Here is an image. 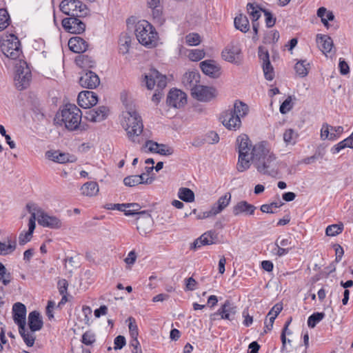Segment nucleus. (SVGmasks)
Segmentation results:
<instances>
[{"mask_svg": "<svg viewBox=\"0 0 353 353\" xmlns=\"http://www.w3.org/2000/svg\"><path fill=\"white\" fill-rule=\"evenodd\" d=\"M255 210L256 207L254 205L248 203L247 201H241L233 206L232 213L234 216H239L241 214L252 215Z\"/></svg>", "mask_w": 353, "mask_h": 353, "instance_id": "a878e982", "label": "nucleus"}, {"mask_svg": "<svg viewBox=\"0 0 353 353\" xmlns=\"http://www.w3.org/2000/svg\"><path fill=\"white\" fill-rule=\"evenodd\" d=\"M125 204V210H123V212L126 216H131L134 214H137V216H139V213L141 212H139L141 209V206L139 205V204L136 203Z\"/></svg>", "mask_w": 353, "mask_h": 353, "instance_id": "49530a36", "label": "nucleus"}, {"mask_svg": "<svg viewBox=\"0 0 353 353\" xmlns=\"http://www.w3.org/2000/svg\"><path fill=\"white\" fill-rule=\"evenodd\" d=\"M134 32L141 44L149 48L154 46L158 37L157 32L148 21H139L135 25Z\"/></svg>", "mask_w": 353, "mask_h": 353, "instance_id": "39448f33", "label": "nucleus"}, {"mask_svg": "<svg viewBox=\"0 0 353 353\" xmlns=\"http://www.w3.org/2000/svg\"><path fill=\"white\" fill-rule=\"evenodd\" d=\"M26 208L31 216L34 214L35 220L37 219L40 225L54 230L60 229L63 226V222L59 217L45 212L36 204L28 203Z\"/></svg>", "mask_w": 353, "mask_h": 353, "instance_id": "423d86ee", "label": "nucleus"}, {"mask_svg": "<svg viewBox=\"0 0 353 353\" xmlns=\"http://www.w3.org/2000/svg\"><path fill=\"white\" fill-rule=\"evenodd\" d=\"M153 219L147 211H141L136 219L137 229L141 235H146L152 231Z\"/></svg>", "mask_w": 353, "mask_h": 353, "instance_id": "ddd939ff", "label": "nucleus"}, {"mask_svg": "<svg viewBox=\"0 0 353 353\" xmlns=\"http://www.w3.org/2000/svg\"><path fill=\"white\" fill-rule=\"evenodd\" d=\"M200 68L203 72L212 78H218L220 76V68L212 60H206L200 63Z\"/></svg>", "mask_w": 353, "mask_h": 353, "instance_id": "393cba45", "label": "nucleus"}, {"mask_svg": "<svg viewBox=\"0 0 353 353\" xmlns=\"http://www.w3.org/2000/svg\"><path fill=\"white\" fill-rule=\"evenodd\" d=\"M343 132V128L342 126H332L331 129V137L330 140L334 141L338 139Z\"/></svg>", "mask_w": 353, "mask_h": 353, "instance_id": "69168bd1", "label": "nucleus"}, {"mask_svg": "<svg viewBox=\"0 0 353 353\" xmlns=\"http://www.w3.org/2000/svg\"><path fill=\"white\" fill-rule=\"evenodd\" d=\"M263 12L265 17V23L267 27L271 28L274 26L276 22V19L273 17L271 12L266 10H263Z\"/></svg>", "mask_w": 353, "mask_h": 353, "instance_id": "680f3d73", "label": "nucleus"}, {"mask_svg": "<svg viewBox=\"0 0 353 353\" xmlns=\"http://www.w3.org/2000/svg\"><path fill=\"white\" fill-rule=\"evenodd\" d=\"M60 117L61 121L68 130L73 131L80 128L82 113L75 105H65L61 112Z\"/></svg>", "mask_w": 353, "mask_h": 353, "instance_id": "0eeeda50", "label": "nucleus"}, {"mask_svg": "<svg viewBox=\"0 0 353 353\" xmlns=\"http://www.w3.org/2000/svg\"><path fill=\"white\" fill-rule=\"evenodd\" d=\"M283 204L281 201L263 204L261 206V210L264 213H274V209L280 208Z\"/></svg>", "mask_w": 353, "mask_h": 353, "instance_id": "603ef678", "label": "nucleus"}, {"mask_svg": "<svg viewBox=\"0 0 353 353\" xmlns=\"http://www.w3.org/2000/svg\"><path fill=\"white\" fill-rule=\"evenodd\" d=\"M99 188L97 182L88 181L81 188V192L83 196L92 197L97 195Z\"/></svg>", "mask_w": 353, "mask_h": 353, "instance_id": "72a5a7b5", "label": "nucleus"}, {"mask_svg": "<svg viewBox=\"0 0 353 353\" xmlns=\"http://www.w3.org/2000/svg\"><path fill=\"white\" fill-rule=\"evenodd\" d=\"M325 316L323 312H315L309 316L307 319L308 327L313 328L319 323Z\"/></svg>", "mask_w": 353, "mask_h": 353, "instance_id": "de8ad7c7", "label": "nucleus"}, {"mask_svg": "<svg viewBox=\"0 0 353 353\" xmlns=\"http://www.w3.org/2000/svg\"><path fill=\"white\" fill-rule=\"evenodd\" d=\"M12 312L15 323L23 330V327L26 326V306L21 303H16L13 305Z\"/></svg>", "mask_w": 353, "mask_h": 353, "instance_id": "4be33fe9", "label": "nucleus"}, {"mask_svg": "<svg viewBox=\"0 0 353 353\" xmlns=\"http://www.w3.org/2000/svg\"><path fill=\"white\" fill-rule=\"evenodd\" d=\"M0 279L4 285H8L11 281V274L1 262H0Z\"/></svg>", "mask_w": 353, "mask_h": 353, "instance_id": "09e8293b", "label": "nucleus"}, {"mask_svg": "<svg viewBox=\"0 0 353 353\" xmlns=\"http://www.w3.org/2000/svg\"><path fill=\"white\" fill-rule=\"evenodd\" d=\"M46 157L50 161L59 163H73L77 161L75 156L69 153L61 152L59 150H49L46 152Z\"/></svg>", "mask_w": 353, "mask_h": 353, "instance_id": "6ab92c4d", "label": "nucleus"}, {"mask_svg": "<svg viewBox=\"0 0 353 353\" xmlns=\"http://www.w3.org/2000/svg\"><path fill=\"white\" fill-rule=\"evenodd\" d=\"M259 57L262 61V68L264 72L265 78L271 81L274 79V72L273 67L270 61L269 53L263 47L259 48Z\"/></svg>", "mask_w": 353, "mask_h": 353, "instance_id": "f3484780", "label": "nucleus"}, {"mask_svg": "<svg viewBox=\"0 0 353 353\" xmlns=\"http://www.w3.org/2000/svg\"><path fill=\"white\" fill-rule=\"evenodd\" d=\"M121 123L128 139L134 143H139L138 137L143 132V124L141 117L134 107H126V110L122 113Z\"/></svg>", "mask_w": 353, "mask_h": 353, "instance_id": "f03ea898", "label": "nucleus"}, {"mask_svg": "<svg viewBox=\"0 0 353 353\" xmlns=\"http://www.w3.org/2000/svg\"><path fill=\"white\" fill-rule=\"evenodd\" d=\"M292 97L289 96L281 105L280 106V112L282 114H286L289 111L291 110V109L293 107V104L292 102Z\"/></svg>", "mask_w": 353, "mask_h": 353, "instance_id": "13d9d810", "label": "nucleus"}, {"mask_svg": "<svg viewBox=\"0 0 353 353\" xmlns=\"http://www.w3.org/2000/svg\"><path fill=\"white\" fill-rule=\"evenodd\" d=\"M344 225L342 223L328 225L325 230V234L329 236H335L341 234L343 230Z\"/></svg>", "mask_w": 353, "mask_h": 353, "instance_id": "a18cd8bd", "label": "nucleus"}, {"mask_svg": "<svg viewBox=\"0 0 353 353\" xmlns=\"http://www.w3.org/2000/svg\"><path fill=\"white\" fill-rule=\"evenodd\" d=\"M130 346L133 348L132 350V353H143L137 337L131 338V340L130 342Z\"/></svg>", "mask_w": 353, "mask_h": 353, "instance_id": "e2e57ef3", "label": "nucleus"}, {"mask_svg": "<svg viewBox=\"0 0 353 353\" xmlns=\"http://www.w3.org/2000/svg\"><path fill=\"white\" fill-rule=\"evenodd\" d=\"M79 17H70L62 20L63 28L72 34H81L85 30V24L82 22Z\"/></svg>", "mask_w": 353, "mask_h": 353, "instance_id": "4468645a", "label": "nucleus"}, {"mask_svg": "<svg viewBox=\"0 0 353 353\" xmlns=\"http://www.w3.org/2000/svg\"><path fill=\"white\" fill-rule=\"evenodd\" d=\"M141 176L132 175L124 178L123 183L126 186L133 187L141 184Z\"/></svg>", "mask_w": 353, "mask_h": 353, "instance_id": "3c124183", "label": "nucleus"}, {"mask_svg": "<svg viewBox=\"0 0 353 353\" xmlns=\"http://www.w3.org/2000/svg\"><path fill=\"white\" fill-rule=\"evenodd\" d=\"M28 325L32 332L40 330L43 327V321L39 312L32 311L28 315Z\"/></svg>", "mask_w": 353, "mask_h": 353, "instance_id": "7c9ffc66", "label": "nucleus"}, {"mask_svg": "<svg viewBox=\"0 0 353 353\" xmlns=\"http://www.w3.org/2000/svg\"><path fill=\"white\" fill-rule=\"evenodd\" d=\"M241 50L238 45L230 44L222 52V57L224 60L239 64L241 63Z\"/></svg>", "mask_w": 353, "mask_h": 353, "instance_id": "a211bd4d", "label": "nucleus"}, {"mask_svg": "<svg viewBox=\"0 0 353 353\" xmlns=\"http://www.w3.org/2000/svg\"><path fill=\"white\" fill-rule=\"evenodd\" d=\"M185 43L190 46H197L201 43V37L196 33H190L185 37Z\"/></svg>", "mask_w": 353, "mask_h": 353, "instance_id": "6e6d98bb", "label": "nucleus"}, {"mask_svg": "<svg viewBox=\"0 0 353 353\" xmlns=\"http://www.w3.org/2000/svg\"><path fill=\"white\" fill-rule=\"evenodd\" d=\"M147 6L151 10L153 19L159 23H162L163 7L161 0H147Z\"/></svg>", "mask_w": 353, "mask_h": 353, "instance_id": "c85d7f7f", "label": "nucleus"}, {"mask_svg": "<svg viewBox=\"0 0 353 353\" xmlns=\"http://www.w3.org/2000/svg\"><path fill=\"white\" fill-rule=\"evenodd\" d=\"M108 113V109L105 106H100L87 111L85 117L92 122H100L107 117Z\"/></svg>", "mask_w": 353, "mask_h": 353, "instance_id": "b1692460", "label": "nucleus"}, {"mask_svg": "<svg viewBox=\"0 0 353 353\" xmlns=\"http://www.w3.org/2000/svg\"><path fill=\"white\" fill-rule=\"evenodd\" d=\"M79 83L83 88L94 89L99 85L100 79L96 73L88 71L80 77Z\"/></svg>", "mask_w": 353, "mask_h": 353, "instance_id": "5701e85b", "label": "nucleus"}, {"mask_svg": "<svg viewBox=\"0 0 353 353\" xmlns=\"http://www.w3.org/2000/svg\"><path fill=\"white\" fill-rule=\"evenodd\" d=\"M114 350H121L125 345V339L123 336L119 335L117 336L114 341Z\"/></svg>", "mask_w": 353, "mask_h": 353, "instance_id": "338daca9", "label": "nucleus"}, {"mask_svg": "<svg viewBox=\"0 0 353 353\" xmlns=\"http://www.w3.org/2000/svg\"><path fill=\"white\" fill-rule=\"evenodd\" d=\"M310 63L306 60L298 61L294 66L296 73L301 77H304L308 74Z\"/></svg>", "mask_w": 353, "mask_h": 353, "instance_id": "79ce46f5", "label": "nucleus"}, {"mask_svg": "<svg viewBox=\"0 0 353 353\" xmlns=\"http://www.w3.org/2000/svg\"><path fill=\"white\" fill-rule=\"evenodd\" d=\"M252 162L256 170L262 174L275 176L279 173V161L266 141L254 145Z\"/></svg>", "mask_w": 353, "mask_h": 353, "instance_id": "f257e3e1", "label": "nucleus"}, {"mask_svg": "<svg viewBox=\"0 0 353 353\" xmlns=\"http://www.w3.org/2000/svg\"><path fill=\"white\" fill-rule=\"evenodd\" d=\"M16 242L14 241H8V243L0 242V255L6 256L12 253L16 249Z\"/></svg>", "mask_w": 353, "mask_h": 353, "instance_id": "a19ab883", "label": "nucleus"}, {"mask_svg": "<svg viewBox=\"0 0 353 353\" xmlns=\"http://www.w3.org/2000/svg\"><path fill=\"white\" fill-rule=\"evenodd\" d=\"M234 26L237 30H239L242 32H247L250 30V23L248 17L240 14L234 18Z\"/></svg>", "mask_w": 353, "mask_h": 353, "instance_id": "f704fd0d", "label": "nucleus"}, {"mask_svg": "<svg viewBox=\"0 0 353 353\" xmlns=\"http://www.w3.org/2000/svg\"><path fill=\"white\" fill-rule=\"evenodd\" d=\"M131 37L128 33H122L120 35L119 40V52L125 54L129 52V49L131 45Z\"/></svg>", "mask_w": 353, "mask_h": 353, "instance_id": "c9c22d12", "label": "nucleus"}, {"mask_svg": "<svg viewBox=\"0 0 353 353\" xmlns=\"http://www.w3.org/2000/svg\"><path fill=\"white\" fill-rule=\"evenodd\" d=\"M275 245H280L282 248H292V241L290 238L288 239H281L279 237L275 242ZM294 247V245H293Z\"/></svg>", "mask_w": 353, "mask_h": 353, "instance_id": "0e129e2a", "label": "nucleus"}, {"mask_svg": "<svg viewBox=\"0 0 353 353\" xmlns=\"http://www.w3.org/2000/svg\"><path fill=\"white\" fill-rule=\"evenodd\" d=\"M19 332L26 344L29 347L33 346L35 341V336L33 334L34 332L26 331L25 326L23 327V330L21 328H19Z\"/></svg>", "mask_w": 353, "mask_h": 353, "instance_id": "c03bdc74", "label": "nucleus"}, {"mask_svg": "<svg viewBox=\"0 0 353 353\" xmlns=\"http://www.w3.org/2000/svg\"><path fill=\"white\" fill-rule=\"evenodd\" d=\"M166 102L170 107L181 108L187 103L186 94L178 89L171 90L168 93Z\"/></svg>", "mask_w": 353, "mask_h": 353, "instance_id": "dca6fc26", "label": "nucleus"}, {"mask_svg": "<svg viewBox=\"0 0 353 353\" xmlns=\"http://www.w3.org/2000/svg\"><path fill=\"white\" fill-rule=\"evenodd\" d=\"M68 47L72 52L79 54L87 50L88 43L80 37H74L69 39Z\"/></svg>", "mask_w": 353, "mask_h": 353, "instance_id": "bb28decb", "label": "nucleus"}, {"mask_svg": "<svg viewBox=\"0 0 353 353\" xmlns=\"http://www.w3.org/2000/svg\"><path fill=\"white\" fill-rule=\"evenodd\" d=\"M14 82L17 89L26 88L31 81V72L26 61L19 60L15 65Z\"/></svg>", "mask_w": 353, "mask_h": 353, "instance_id": "9d476101", "label": "nucleus"}, {"mask_svg": "<svg viewBox=\"0 0 353 353\" xmlns=\"http://www.w3.org/2000/svg\"><path fill=\"white\" fill-rule=\"evenodd\" d=\"M236 313V307L230 301L227 300L217 312L210 314V319L211 322H213L217 320V317L219 316L221 319L232 321L235 319Z\"/></svg>", "mask_w": 353, "mask_h": 353, "instance_id": "f8f14e48", "label": "nucleus"}, {"mask_svg": "<svg viewBox=\"0 0 353 353\" xmlns=\"http://www.w3.org/2000/svg\"><path fill=\"white\" fill-rule=\"evenodd\" d=\"M35 216L33 214L32 216H30L28 222V231L23 233L20 234L19 237V242L20 245H25L26 243L30 241L32 236V233L35 229Z\"/></svg>", "mask_w": 353, "mask_h": 353, "instance_id": "473e14b6", "label": "nucleus"}, {"mask_svg": "<svg viewBox=\"0 0 353 353\" xmlns=\"http://www.w3.org/2000/svg\"><path fill=\"white\" fill-rule=\"evenodd\" d=\"M9 15L5 9H0V30H4L8 25Z\"/></svg>", "mask_w": 353, "mask_h": 353, "instance_id": "4d7b16f0", "label": "nucleus"}, {"mask_svg": "<svg viewBox=\"0 0 353 353\" xmlns=\"http://www.w3.org/2000/svg\"><path fill=\"white\" fill-rule=\"evenodd\" d=\"M316 43L322 52L326 54L330 52L333 47V41L327 35L317 34Z\"/></svg>", "mask_w": 353, "mask_h": 353, "instance_id": "c756f323", "label": "nucleus"}, {"mask_svg": "<svg viewBox=\"0 0 353 353\" xmlns=\"http://www.w3.org/2000/svg\"><path fill=\"white\" fill-rule=\"evenodd\" d=\"M59 8L63 13L70 17H85L90 13L87 6L79 0H63Z\"/></svg>", "mask_w": 353, "mask_h": 353, "instance_id": "1a4fd4ad", "label": "nucleus"}, {"mask_svg": "<svg viewBox=\"0 0 353 353\" xmlns=\"http://www.w3.org/2000/svg\"><path fill=\"white\" fill-rule=\"evenodd\" d=\"M231 197V194L227 192L221 196L216 203L212 206L211 209L215 216L221 213L230 204Z\"/></svg>", "mask_w": 353, "mask_h": 353, "instance_id": "2f4dec72", "label": "nucleus"}, {"mask_svg": "<svg viewBox=\"0 0 353 353\" xmlns=\"http://www.w3.org/2000/svg\"><path fill=\"white\" fill-rule=\"evenodd\" d=\"M217 239V235L214 231H208L196 239L192 244L191 249L196 250L203 245H212Z\"/></svg>", "mask_w": 353, "mask_h": 353, "instance_id": "412c9836", "label": "nucleus"}, {"mask_svg": "<svg viewBox=\"0 0 353 353\" xmlns=\"http://www.w3.org/2000/svg\"><path fill=\"white\" fill-rule=\"evenodd\" d=\"M178 196L185 202H192L194 201V193L187 188H181L178 192Z\"/></svg>", "mask_w": 353, "mask_h": 353, "instance_id": "37998d69", "label": "nucleus"}, {"mask_svg": "<svg viewBox=\"0 0 353 353\" xmlns=\"http://www.w3.org/2000/svg\"><path fill=\"white\" fill-rule=\"evenodd\" d=\"M145 81L148 90L154 88L157 85L158 90L153 94L152 100L158 103L161 98V93L159 90H163L167 85V79L165 75H163L155 69H151L150 72L145 75Z\"/></svg>", "mask_w": 353, "mask_h": 353, "instance_id": "6e6552de", "label": "nucleus"}, {"mask_svg": "<svg viewBox=\"0 0 353 353\" xmlns=\"http://www.w3.org/2000/svg\"><path fill=\"white\" fill-rule=\"evenodd\" d=\"M81 341L85 345H92L96 341V336L93 332L88 330L82 335Z\"/></svg>", "mask_w": 353, "mask_h": 353, "instance_id": "8fccbe9b", "label": "nucleus"}, {"mask_svg": "<svg viewBox=\"0 0 353 353\" xmlns=\"http://www.w3.org/2000/svg\"><path fill=\"white\" fill-rule=\"evenodd\" d=\"M174 153V150L172 147L165 145V144H161L159 149L157 151V154H159L163 156H170Z\"/></svg>", "mask_w": 353, "mask_h": 353, "instance_id": "052dcab7", "label": "nucleus"}, {"mask_svg": "<svg viewBox=\"0 0 353 353\" xmlns=\"http://www.w3.org/2000/svg\"><path fill=\"white\" fill-rule=\"evenodd\" d=\"M205 57V52L203 50L194 49L191 50L188 54L189 59L192 61H198Z\"/></svg>", "mask_w": 353, "mask_h": 353, "instance_id": "864d4df0", "label": "nucleus"}, {"mask_svg": "<svg viewBox=\"0 0 353 353\" xmlns=\"http://www.w3.org/2000/svg\"><path fill=\"white\" fill-rule=\"evenodd\" d=\"M197 282L192 277L185 279V291H193L196 288Z\"/></svg>", "mask_w": 353, "mask_h": 353, "instance_id": "774afa93", "label": "nucleus"}, {"mask_svg": "<svg viewBox=\"0 0 353 353\" xmlns=\"http://www.w3.org/2000/svg\"><path fill=\"white\" fill-rule=\"evenodd\" d=\"M128 321H129V332L130 334L131 338H135L138 337L139 335V331H138V327L136 323V321L133 317H129L128 319Z\"/></svg>", "mask_w": 353, "mask_h": 353, "instance_id": "5fc2aeb1", "label": "nucleus"}, {"mask_svg": "<svg viewBox=\"0 0 353 353\" xmlns=\"http://www.w3.org/2000/svg\"><path fill=\"white\" fill-rule=\"evenodd\" d=\"M249 111V106L246 103L236 100L232 108L222 112L220 120L227 129L236 131L241 126V119L245 117Z\"/></svg>", "mask_w": 353, "mask_h": 353, "instance_id": "7ed1b4c3", "label": "nucleus"}, {"mask_svg": "<svg viewBox=\"0 0 353 353\" xmlns=\"http://www.w3.org/2000/svg\"><path fill=\"white\" fill-rule=\"evenodd\" d=\"M192 97L201 101H210L216 96V90L212 87L199 85L191 92Z\"/></svg>", "mask_w": 353, "mask_h": 353, "instance_id": "2eb2a0df", "label": "nucleus"}, {"mask_svg": "<svg viewBox=\"0 0 353 353\" xmlns=\"http://www.w3.org/2000/svg\"><path fill=\"white\" fill-rule=\"evenodd\" d=\"M298 133L293 129H287L283 133V141L287 145H294L298 139Z\"/></svg>", "mask_w": 353, "mask_h": 353, "instance_id": "ea45409f", "label": "nucleus"}, {"mask_svg": "<svg viewBox=\"0 0 353 353\" xmlns=\"http://www.w3.org/2000/svg\"><path fill=\"white\" fill-rule=\"evenodd\" d=\"M345 148H353V131L347 138L335 145L331 149V151L333 154H336Z\"/></svg>", "mask_w": 353, "mask_h": 353, "instance_id": "e433bc0d", "label": "nucleus"}, {"mask_svg": "<svg viewBox=\"0 0 353 353\" xmlns=\"http://www.w3.org/2000/svg\"><path fill=\"white\" fill-rule=\"evenodd\" d=\"M239 159L236 168L239 172H244L250 168L252 161V146L251 141L246 134H241L237 138Z\"/></svg>", "mask_w": 353, "mask_h": 353, "instance_id": "20e7f679", "label": "nucleus"}, {"mask_svg": "<svg viewBox=\"0 0 353 353\" xmlns=\"http://www.w3.org/2000/svg\"><path fill=\"white\" fill-rule=\"evenodd\" d=\"M20 41L14 35H10L1 44V51L8 58L17 59L22 52L21 50Z\"/></svg>", "mask_w": 353, "mask_h": 353, "instance_id": "9b49d317", "label": "nucleus"}, {"mask_svg": "<svg viewBox=\"0 0 353 353\" xmlns=\"http://www.w3.org/2000/svg\"><path fill=\"white\" fill-rule=\"evenodd\" d=\"M332 126L327 123H323L321 130V139L322 140H330Z\"/></svg>", "mask_w": 353, "mask_h": 353, "instance_id": "bf43d9fd", "label": "nucleus"}, {"mask_svg": "<svg viewBox=\"0 0 353 353\" xmlns=\"http://www.w3.org/2000/svg\"><path fill=\"white\" fill-rule=\"evenodd\" d=\"M79 105L85 109L95 105L98 102L97 94L92 91L81 92L77 98Z\"/></svg>", "mask_w": 353, "mask_h": 353, "instance_id": "aec40b11", "label": "nucleus"}, {"mask_svg": "<svg viewBox=\"0 0 353 353\" xmlns=\"http://www.w3.org/2000/svg\"><path fill=\"white\" fill-rule=\"evenodd\" d=\"M200 79V74L196 72H186L183 78L182 83L183 85L188 90H191V92L194 90L196 87L199 85Z\"/></svg>", "mask_w": 353, "mask_h": 353, "instance_id": "cd10ccee", "label": "nucleus"}, {"mask_svg": "<svg viewBox=\"0 0 353 353\" xmlns=\"http://www.w3.org/2000/svg\"><path fill=\"white\" fill-rule=\"evenodd\" d=\"M75 62L77 65L81 68H93L95 61L88 55H79L75 59Z\"/></svg>", "mask_w": 353, "mask_h": 353, "instance_id": "58836bf2", "label": "nucleus"}, {"mask_svg": "<svg viewBox=\"0 0 353 353\" xmlns=\"http://www.w3.org/2000/svg\"><path fill=\"white\" fill-rule=\"evenodd\" d=\"M263 10L257 4L248 3L247 5V12L251 17L252 21H258Z\"/></svg>", "mask_w": 353, "mask_h": 353, "instance_id": "4c0bfd02", "label": "nucleus"}]
</instances>
